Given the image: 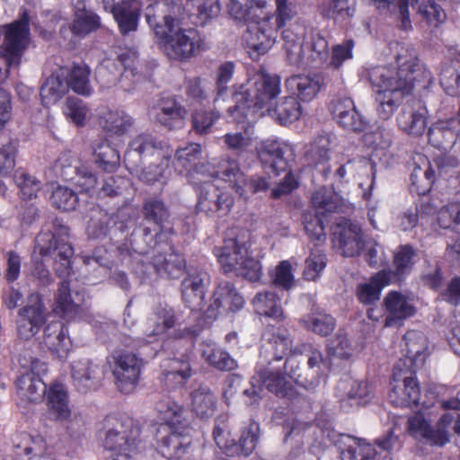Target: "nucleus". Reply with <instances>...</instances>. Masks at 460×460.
Wrapping results in <instances>:
<instances>
[{
	"label": "nucleus",
	"instance_id": "f257e3e1",
	"mask_svg": "<svg viewBox=\"0 0 460 460\" xmlns=\"http://www.w3.org/2000/svg\"><path fill=\"white\" fill-rule=\"evenodd\" d=\"M394 66H375L368 72L377 102V113L389 119L414 87L426 88L432 81L431 73L423 66L416 50L409 44L394 42L390 46Z\"/></svg>",
	"mask_w": 460,
	"mask_h": 460
},
{
	"label": "nucleus",
	"instance_id": "f03ea898",
	"mask_svg": "<svg viewBox=\"0 0 460 460\" xmlns=\"http://www.w3.org/2000/svg\"><path fill=\"white\" fill-rule=\"evenodd\" d=\"M271 2L272 0H248L244 8L237 0H230L227 6L233 18L248 23L243 40L253 59L272 48L278 31L296 14L293 0H275V13L272 12Z\"/></svg>",
	"mask_w": 460,
	"mask_h": 460
},
{
	"label": "nucleus",
	"instance_id": "7ed1b4c3",
	"mask_svg": "<svg viewBox=\"0 0 460 460\" xmlns=\"http://www.w3.org/2000/svg\"><path fill=\"white\" fill-rule=\"evenodd\" d=\"M181 4L158 0L146 9V20L157 42L171 58L185 59L203 49V40L195 29L181 27Z\"/></svg>",
	"mask_w": 460,
	"mask_h": 460
},
{
	"label": "nucleus",
	"instance_id": "20e7f679",
	"mask_svg": "<svg viewBox=\"0 0 460 460\" xmlns=\"http://www.w3.org/2000/svg\"><path fill=\"white\" fill-rule=\"evenodd\" d=\"M280 77L258 72L250 77L246 84L234 86L233 102L228 113L237 123H243L256 109L272 106V101L280 93Z\"/></svg>",
	"mask_w": 460,
	"mask_h": 460
},
{
	"label": "nucleus",
	"instance_id": "39448f33",
	"mask_svg": "<svg viewBox=\"0 0 460 460\" xmlns=\"http://www.w3.org/2000/svg\"><path fill=\"white\" fill-rule=\"evenodd\" d=\"M68 228L60 226L56 232H42L36 238L34 253L32 256L35 268L33 275L37 277L43 285L50 282L49 271L38 261L36 256L39 253L45 257L52 252H57L55 256V270L60 278H66L71 273V258L74 254L72 246L68 243Z\"/></svg>",
	"mask_w": 460,
	"mask_h": 460
},
{
	"label": "nucleus",
	"instance_id": "423d86ee",
	"mask_svg": "<svg viewBox=\"0 0 460 460\" xmlns=\"http://www.w3.org/2000/svg\"><path fill=\"white\" fill-rule=\"evenodd\" d=\"M250 234L243 232L225 240L222 246L215 247L214 254L226 273L234 272L251 281L261 278V266L250 253Z\"/></svg>",
	"mask_w": 460,
	"mask_h": 460
},
{
	"label": "nucleus",
	"instance_id": "0eeeda50",
	"mask_svg": "<svg viewBox=\"0 0 460 460\" xmlns=\"http://www.w3.org/2000/svg\"><path fill=\"white\" fill-rule=\"evenodd\" d=\"M436 415L428 406L408 418L407 430L416 440L435 447H444L450 442L449 428L455 419L450 412L443 413L433 424Z\"/></svg>",
	"mask_w": 460,
	"mask_h": 460
},
{
	"label": "nucleus",
	"instance_id": "6e6552de",
	"mask_svg": "<svg viewBox=\"0 0 460 460\" xmlns=\"http://www.w3.org/2000/svg\"><path fill=\"white\" fill-rule=\"evenodd\" d=\"M344 199L333 190L323 187L314 192L311 209L303 215L305 232L312 239L322 240L325 236V222L333 213L344 212Z\"/></svg>",
	"mask_w": 460,
	"mask_h": 460
},
{
	"label": "nucleus",
	"instance_id": "1a4fd4ad",
	"mask_svg": "<svg viewBox=\"0 0 460 460\" xmlns=\"http://www.w3.org/2000/svg\"><path fill=\"white\" fill-rule=\"evenodd\" d=\"M30 42L29 15L24 11L19 20L4 26V39L0 54V84L7 77L8 68L18 67Z\"/></svg>",
	"mask_w": 460,
	"mask_h": 460
},
{
	"label": "nucleus",
	"instance_id": "9d476101",
	"mask_svg": "<svg viewBox=\"0 0 460 460\" xmlns=\"http://www.w3.org/2000/svg\"><path fill=\"white\" fill-rule=\"evenodd\" d=\"M112 427L104 440L106 449L112 452L107 460H135L140 451L139 429L132 419H112Z\"/></svg>",
	"mask_w": 460,
	"mask_h": 460
},
{
	"label": "nucleus",
	"instance_id": "9b49d317",
	"mask_svg": "<svg viewBox=\"0 0 460 460\" xmlns=\"http://www.w3.org/2000/svg\"><path fill=\"white\" fill-rule=\"evenodd\" d=\"M377 8L387 7L398 21V26L402 30L411 28L409 17V4L418 10L421 17L430 25L438 26L446 20L445 11L431 0H369Z\"/></svg>",
	"mask_w": 460,
	"mask_h": 460
},
{
	"label": "nucleus",
	"instance_id": "f8f14e48",
	"mask_svg": "<svg viewBox=\"0 0 460 460\" xmlns=\"http://www.w3.org/2000/svg\"><path fill=\"white\" fill-rule=\"evenodd\" d=\"M201 155V146L199 144L191 143L186 147L179 148L175 155V168L185 174L191 184L201 182L202 178L217 176L221 178L223 161L218 167L210 163L197 164Z\"/></svg>",
	"mask_w": 460,
	"mask_h": 460
},
{
	"label": "nucleus",
	"instance_id": "ddd939ff",
	"mask_svg": "<svg viewBox=\"0 0 460 460\" xmlns=\"http://www.w3.org/2000/svg\"><path fill=\"white\" fill-rule=\"evenodd\" d=\"M111 358L118 388L125 394L133 392L140 377L143 360L134 352L126 349L115 350Z\"/></svg>",
	"mask_w": 460,
	"mask_h": 460
},
{
	"label": "nucleus",
	"instance_id": "4468645a",
	"mask_svg": "<svg viewBox=\"0 0 460 460\" xmlns=\"http://www.w3.org/2000/svg\"><path fill=\"white\" fill-rule=\"evenodd\" d=\"M212 179L222 181L220 177L213 176L202 178L201 182L194 184L197 186L198 208L206 213L226 215L234 205V199L230 194L220 191Z\"/></svg>",
	"mask_w": 460,
	"mask_h": 460
},
{
	"label": "nucleus",
	"instance_id": "2eb2a0df",
	"mask_svg": "<svg viewBox=\"0 0 460 460\" xmlns=\"http://www.w3.org/2000/svg\"><path fill=\"white\" fill-rule=\"evenodd\" d=\"M420 388L411 372L398 370L395 367L389 392L390 402L397 407H412L419 403Z\"/></svg>",
	"mask_w": 460,
	"mask_h": 460
},
{
	"label": "nucleus",
	"instance_id": "dca6fc26",
	"mask_svg": "<svg viewBox=\"0 0 460 460\" xmlns=\"http://www.w3.org/2000/svg\"><path fill=\"white\" fill-rule=\"evenodd\" d=\"M383 305L385 327H401L405 320L416 314L413 297L399 291H389L383 300Z\"/></svg>",
	"mask_w": 460,
	"mask_h": 460
},
{
	"label": "nucleus",
	"instance_id": "f3484780",
	"mask_svg": "<svg viewBox=\"0 0 460 460\" xmlns=\"http://www.w3.org/2000/svg\"><path fill=\"white\" fill-rule=\"evenodd\" d=\"M258 429L259 427L256 423H251L243 431L238 443L229 440V433L219 426L215 427L213 435L218 447H220L227 456H249L256 447Z\"/></svg>",
	"mask_w": 460,
	"mask_h": 460
},
{
	"label": "nucleus",
	"instance_id": "a211bd4d",
	"mask_svg": "<svg viewBox=\"0 0 460 460\" xmlns=\"http://www.w3.org/2000/svg\"><path fill=\"white\" fill-rule=\"evenodd\" d=\"M221 179L243 198L268 188V182L262 177H253L248 181L234 160L223 161Z\"/></svg>",
	"mask_w": 460,
	"mask_h": 460
},
{
	"label": "nucleus",
	"instance_id": "6ab92c4d",
	"mask_svg": "<svg viewBox=\"0 0 460 460\" xmlns=\"http://www.w3.org/2000/svg\"><path fill=\"white\" fill-rule=\"evenodd\" d=\"M29 305L19 311L17 321L18 336L23 340L32 338L45 322L43 305L37 294L29 297Z\"/></svg>",
	"mask_w": 460,
	"mask_h": 460
},
{
	"label": "nucleus",
	"instance_id": "aec40b11",
	"mask_svg": "<svg viewBox=\"0 0 460 460\" xmlns=\"http://www.w3.org/2000/svg\"><path fill=\"white\" fill-rule=\"evenodd\" d=\"M103 6L113 14L122 34L137 30L141 9L137 0H103Z\"/></svg>",
	"mask_w": 460,
	"mask_h": 460
},
{
	"label": "nucleus",
	"instance_id": "412c9836",
	"mask_svg": "<svg viewBox=\"0 0 460 460\" xmlns=\"http://www.w3.org/2000/svg\"><path fill=\"white\" fill-rule=\"evenodd\" d=\"M39 364V362H32L31 367L25 370L16 380V394L19 403L22 405L41 402L46 394V385L35 373Z\"/></svg>",
	"mask_w": 460,
	"mask_h": 460
},
{
	"label": "nucleus",
	"instance_id": "4be33fe9",
	"mask_svg": "<svg viewBox=\"0 0 460 460\" xmlns=\"http://www.w3.org/2000/svg\"><path fill=\"white\" fill-rule=\"evenodd\" d=\"M97 124L111 137L127 135L134 127V119L121 109L101 108L96 115Z\"/></svg>",
	"mask_w": 460,
	"mask_h": 460
},
{
	"label": "nucleus",
	"instance_id": "5701e85b",
	"mask_svg": "<svg viewBox=\"0 0 460 460\" xmlns=\"http://www.w3.org/2000/svg\"><path fill=\"white\" fill-rule=\"evenodd\" d=\"M332 234L334 245L341 251L344 256L358 255L365 245L360 227L349 220L337 223Z\"/></svg>",
	"mask_w": 460,
	"mask_h": 460
},
{
	"label": "nucleus",
	"instance_id": "b1692460",
	"mask_svg": "<svg viewBox=\"0 0 460 460\" xmlns=\"http://www.w3.org/2000/svg\"><path fill=\"white\" fill-rule=\"evenodd\" d=\"M429 111L421 102L406 103L397 117V125L404 133L419 137L426 130Z\"/></svg>",
	"mask_w": 460,
	"mask_h": 460
},
{
	"label": "nucleus",
	"instance_id": "393cba45",
	"mask_svg": "<svg viewBox=\"0 0 460 460\" xmlns=\"http://www.w3.org/2000/svg\"><path fill=\"white\" fill-rule=\"evenodd\" d=\"M243 304V296L230 282H221L214 292L212 302L208 308V314L212 317L218 314L235 312L241 309Z\"/></svg>",
	"mask_w": 460,
	"mask_h": 460
},
{
	"label": "nucleus",
	"instance_id": "a878e982",
	"mask_svg": "<svg viewBox=\"0 0 460 460\" xmlns=\"http://www.w3.org/2000/svg\"><path fill=\"white\" fill-rule=\"evenodd\" d=\"M332 112L337 122L346 129L362 131L367 121L358 113L351 98H340L332 102Z\"/></svg>",
	"mask_w": 460,
	"mask_h": 460
},
{
	"label": "nucleus",
	"instance_id": "bb28decb",
	"mask_svg": "<svg viewBox=\"0 0 460 460\" xmlns=\"http://www.w3.org/2000/svg\"><path fill=\"white\" fill-rule=\"evenodd\" d=\"M150 115L169 128H180L187 115L186 110L174 99H162L150 111Z\"/></svg>",
	"mask_w": 460,
	"mask_h": 460
},
{
	"label": "nucleus",
	"instance_id": "cd10ccee",
	"mask_svg": "<svg viewBox=\"0 0 460 460\" xmlns=\"http://www.w3.org/2000/svg\"><path fill=\"white\" fill-rule=\"evenodd\" d=\"M46 394L50 414L55 420L67 424L71 420V410L66 387L61 383H53Z\"/></svg>",
	"mask_w": 460,
	"mask_h": 460
},
{
	"label": "nucleus",
	"instance_id": "c85d7f7f",
	"mask_svg": "<svg viewBox=\"0 0 460 460\" xmlns=\"http://www.w3.org/2000/svg\"><path fill=\"white\" fill-rule=\"evenodd\" d=\"M405 357L411 361V370L420 368L428 357V341L425 334L419 331H409L403 337Z\"/></svg>",
	"mask_w": 460,
	"mask_h": 460
},
{
	"label": "nucleus",
	"instance_id": "c756f323",
	"mask_svg": "<svg viewBox=\"0 0 460 460\" xmlns=\"http://www.w3.org/2000/svg\"><path fill=\"white\" fill-rule=\"evenodd\" d=\"M289 149L288 144L269 138L261 142L258 155L262 163L270 164L272 171L279 174L287 168L288 164L283 155Z\"/></svg>",
	"mask_w": 460,
	"mask_h": 460
},
{
	"label": "nucleus",
	"instance_id": "7c9ffc66",
	"mask_svg": "<svg viewBox=\"0 0 460 460\" xmlns=\"http://www.w3.org/2000/svg\"><path fill=\"white\" fill-rule=\"evenodd\" d=\"M207 276L195 271L189 273L181 285L182 299L190 307H199L205 297Z\"/></svg>",
	"mask_w": 460,
	"mask_h": 460
},
{
	"label": "nucleus",
	"instance_id": "2f4dec72",
	"mask_svg": "<svg viewBox=\"0 0 460 460\" xmlns=\"http://www.w3.org/2000/svg\"><path fill=\"white\" fill-rule=\"evenodd\" d=\"M394 282V278L387 270H381L365 283L357 288V297L364 305H372L380 298L382 289Z\"/></svg>",
	"mask_w": 460,
	"mask_h": 460
},
{
	"label": "nucleus",
	"instance_id": "473e14b6",
	"mask_svg": "<svg viewBox=\"0 0 460 460\" xmlns=\"http://www.w3.org/2000/svg\"><path fill=\"white\" fill-rule=\"evenodd\" d=\"M45 343L59 358H66L71 341L67 328L60 322L49 323L45 331Z\"/></svg>",
	"mask_w": 460,
	"mask_h": 460
},
{
	"label": "nucleus",
	"instance_id": "72a5a7b5",
	"mask_svg": "<svg viewBox=\"0 0 460 460\" xmlns=\"http://www.w3.org/2000/svg\"><path fill=\"white\" fill-rule=\"evenodd\" d=\"M457 126L453 118L433 123L428 130L429 142L437 148L450 146L456 139Z\"/></svg>",
	"mask_w": 460,
	"mask_h": 460
},
{
	"label": "nucleus",
	"instance_id": "f704fd0d",
	"mask_svg": "<svg viewBox=\"0 0 460 460\" xmlns=\"http://www.w3.org/2000/svg\"><path fill=\"white\" fill-rule=\"evenodd\" d=\"M176 316L172 308H160L150 315L145 326V335L153 342L174 326Z\"/></svg>",
	"mask_w": 460,
	"mask_h": 460
},
{
	"label": "nucleus",
	"instance_id": "c9c22d12",
	"mask_svg": "<svg viewBox=\"0 0 460 460\" xmlns=\"http://www.w3.org/2000/svg\"><path fill=\"white\" fill-rule=\"evenodd\" d=\"M137 60V53L136 50L131 49H119V52L117 53V58H105L102 60V64L98 68V73L100 75H103L105 70L113 74L114 82L117 79V76L121 75L122 71L127 72L130 71L132 75H134L135 64Z\"/></svg>",
	"mask_w": 460,
	"mask_h": 460
},
{
	"label": "nucleus",
	"instance_id": "e433bc0d",
	"mask_svg": "<svg viewBox=\"0 0 460 460\" xmlns=\"http://www.w3.org/2000/svg\"><path fill=\"white\" fill-rule=\"evenodd\" d=\"M133 152L138 154L140 157L155 156L156 159L169 155L168 152L164 150L161 143H156L151 135L144 133L131 140L129 150L125 155L126 161L129 160Z\"/></svg>",
	"mask_w": 460,
	"mask_h": 460
},
{
	"label": "nucleus",
	"instance_id": "4c0bfd02",
	"mask_svg": "<svg viewBox=\"0 0 460 460\" xmlns=\"http://www.w3.org/2000/svg\"><path fill=\"white\" fill-rule=\"evenodd\" d=\"M158 419L162 424H164L170 430H185V411L174 401L166 399L161 401L157 406Z\"/></svg>",
	"mask_w": 460,
	"mask_h": 460
},
{
	"label": "nucleus",
	"instance_id": "58836bf2",
	"mask_svg": "<svg viewBox=\"0 0 460 460\" xmlns=\"http://www.w3.org/2000/svg\"><path fill=\"white\" fill-rule=\"evenodd\" d=\"M185 430H170L169 434L162 438L158 449L166 458H180L190 444V438L184 434Z\"/></svg>",
	"mask_w": 460,
	"mask_h": 460
},
{
	"label": "nucleus",
	"instance_id": "ea45409f",
	"mask_svg": "<svg viewBox=\"0 0 460 460\" xmlns=\"http://www.w3.org/2000/svg\"><path fill=\"white\" fill-rule=\"evenodd\" d=\"M300 324L307 332L321 337L331 334L336 325L335 320L332 315L321 311H313L305 314L300 319Z\"/></svg>",
	"mask_w": 460,
	"mask_h": 460
},
{
	"label": "nucleus",
	"instance_id": "a19ab883",
	"mask_svg": "<svg viewBox=\"0 0 460 460\" xmlns=\"http://www.w3.org/2000/svg\"><path fill=\"white\" fill-rule=\"evenodd\" d=\"M287 88L296 94L302 101L313 100L320 91L321 84L318 79L309 75H292L286 80Z\"/></svg>",
	"mask_w": 460,
	"mask_h": 460
},
{
	"label": "nucleus",
	"instance_id": "79ce46f5",
	"mask_svg": "<svg viewBox=\"0 0 460 460\" xmlns=\"http://www.w3.org/2000/svg\"><path fill=\"white\" fill-rule=\"evenodd\" d=\"M267 112L280 124H288L297 120L301 116L302 110L296 97L288 96L275 106L269 107Z\"/></svg>",
	"mask_w": 460,
	"mask_h": 460
},
{
	"label": "nucleus",
	"instance_id": "37998d69",
	"mask_svg": "<svg viewBox=\"0 0 460 460\" xmlns=\"http://www.w3.org/2000/svg\"><path fill=\"white\" fill-rule=\"evenodd\" d=\"M257 314L274 320L284 318L283 309L279 296L272 291L260 292L252 300Z\"/></svg>",
	"mask_w": 460,
	"mask_h": 460
},
{
	"label": "nucleus",
	"instance_id": "c03bdc74",
	"mask_svg": "<svg viewBox=\"0 0 460 460\" xmlns=\"http://www.w3.org/2000/svg\"><path fill=\"white\" fill-rule=\"evenodd\" d=\"M153 263L159 274L172 279L180 278L186 266L184 258L176 252H170L164 256L157 255L154 258Z\"/></svg>",
	"mask_w": 460,
	"mask_h": 460
},
{
	"label": "nucleus",
	"instance_id": "a18cd8bd",
	"mask_svg": "<svg viewBox=\"0 0 460 460\" xmlns=\"http://www.w3.org/2000/svg\"><path fill=\"white\" fill-rule=\"evenodd\" d=\"M80 309L76 300L72 298L66 280L60 283L55 296L54 312L63 318H73Z\"/></svg>",
	"mask_w": 460,
	"mask_h": 460
},
{
	"label": "nucleus",
	"instance_id": "49530a36",
	"mask_svg": "<svg viewBox=\"0 0 460 460\" xmlns=\"http://www.w3.org/2000/svg\"><path fill=\"white\" fill-rule=\"evenodd\" d=\"M201 355L210 366L219 370L230 371L236 367L235 360L215 343H204L201 349Z\"/></svg>",
	"mask_w": 460,
	"mask_h": 460
},
{
	"label": "nucleus",
	"instance_id": "de8ad7c7",
	"mask_svg": "<svg viewBox=\"0 0 460 460\" xmlns=\"http://www.w3.org/2000/svg\"><path fill=\"white\" fill-rule=\"evenodd\" d=\"M261 382L269 391L277 396L286 397L291 395V385L283 375L277 373H259L258 376L252 378V385Z\"/></svg>",
	"mask_w": 460,
	"mask_h": 460
},
{
	"label": "nucleus",
	"instance_id": "09e8293b",
	"mask_svg": "<svg viewBox=\"0 0 460 460\" xmlns=\"http://www.w3.org/2000/svg\"><path fill=\"white\" fill-rule=\"evenodd\" d=\"M263 336L271 346L275 359L283 358L290 351L292 341L286 329L268 328Z\"/></svg>",
	"mask_w": 460,
	"mask_h": 460
},
{
	"label": "nucleus",
	"instance_id": "8fccbe9b",
	"mask_svg": "<svg viewBox=\"0 0 460 460\" xmlns=\"http://www.w3.org/2000/svg\"><path fill=\"white\" fill-rule=\"evenodd\" d=\"M75 20L72 25V31L78 36H85L100 27V18L91 11L84 9V5L79 3L75 7Z\"/></svg>",
	"mask_w": 460,
	"mask_h": 460
},
{
	"label": "nucleus",
	"instance_id": "3c124183",
	"mask_svg": "<svg viewBox=\"0 0 460 460\" xmlns=\"http://www.w3.org/2000/svg\"><path fill=\"white\" fill-rule=\"evenodd\" d=\"M164 367V380L168 386L181 385L190 376V367L185 360L170 359Z\"/></svg>",
	"mask_w": 460,
	"mask_h": 460
},
{
	"label": "nucleus",
	"instance_id": "603ef678",
	"mask_svg": "<svg viewBox=\"0 0 460 460\" xmlns=\"http://www.w3.org/2000/svg\"><path fill=\"white\" fill-rule=\"evenodd\" d=\"M339 388L346 391L347 399L351 401V405H360L368 402L370 400V391L367 383L352 379H345L340 382Z\"/></svg>",
	"mask_w": 460,
	"mask_h": 460
},
{
	"label": "nucleus",
	"instance_id": "864d4df0",
	"mask_svg": "<svg viewBox=\"0 0 460 460\" xmlns=\"http://www.w3.org/2000/svg\"><path fill=\"white\" fill-rule=\"evenodd\" d=\"M67 90V84L59 76L50 75L40 89L42 103L45 106L57 103Z\"/></svg>",
	"mask_w": 460,
	"mask_h": 460
},
{
	"label": "nucleus",
	"instance_id": "5fc2aeb1",
	"mask_svg": "<svg viewBox=\"0 0 460 460\" xmlns=\"http://www.w3.org/2000/svg\"><path fill=\"white\" fill-rule=\"evenodd\" d=\"M93 150L96 162L104 171L113 172L119 165V154L108 141L103 140L98 143Z\"/></svg>",
	"mask_w": 460,
	"mask_h": 460
},
{
	"label": "nucleus",
	"instance_id": "6e6d98bb",
	"mask_svg": "<svg viewBox=\"0 0 460 460\" xmlns=\"http://www.w3.org/2000/svg\"><path fill=\"white\" fill-rule=\"evenodd\" d=\"M90 70L85 65L75 66L67 78V88L70 87L74 92L82 95H89L92 87L89 81Z\"/></svg>",
	"mask_w": 460,
	"mask_h": 460
},
{
	"label": "nucleus",
	"instance_id": "4d7b16f0",
	"mask_svg": "<svg viewBox=\"0 0 460 460\" xmlns=\"http://www.w3.org/2000/svg\"><path fill=\"white\" fill-rule=\"evenodd\" d=\"M95 366L86 358L74 361L71 367V376L78 389L90 388L92 379L94 377Z\"/></svg>",
	"mask_w": 460,
	"mask_h": 460
},
{
	"label": "nucleus",
	"instance_id": "13d9d810",
	"mask_svg": "<svg viewBox=\"0 0 460 460\" xmlns=\"http://www.w3.org/2000/svg\"><path fill=\"white\" fill-rule=\"evenodd\" d=\"M192 411L200 418L212 416L215 411V397L207 389L201 388L191 394Z\"/></svg>",
	"mask_w": 460,
	"mask_h": 460
},
{
	"label": "nucleus",
	"instance_id": "bf43d9fd",
	"mask_svg": "<svg viewBox=\"0 0 460 460\" xmlns=\"http://www.w3.org/2000/svg\"><path fill=\"white\" fill-rule=\"evenodd\" d=\"M65 116L78 127L85 125L90 117L88 106L78 98H68L63 108Z\"/></svg>",
	"mask_w": 460,
	"mask_h": 460
},
{
	"label": "nucleus",
	"instance_id": "052dcab7",
	"mask_svg": "<svg viewBox=\"0 0 460 460\" xmlns=\"http://www.w3.org/2000/svg\"><path fill=\"white\" fill-rule=\"evenodd\" d=\"M223 138L226 147L238 155L248 152L253 145L252 133L248 128L243 131L227 133Z\"/></svg>",
	"mask_w": 460,
	"mask_h": 460
},
{
	"label": "nucleus",
	"instance_id": "680f3d73",
	"mask_svg": "<svg viewBox=\"0 0 460 460\" xmlns=\"http://www.w3.org/2000/svg\"><path fill=\"white\" fill-rule=\"evenodd\" d=\"M326 267V256L319 249L311 250L305 261L303 276L306 280L315 281Z\"/></svg>",
	"mask_w": 460,
	"mask_h": 460
},
{
	"label": "nucleus",
	"instance_id": "e2e57ef3",
	"mask_svg": "<svg viewBox=\"0 0 460 460\" xmlns=\"http://www.w3.org/2000/svg\"><path fill=\"white\" fill-rule=\"evenodd\" d=\"M415 252L409 245L401 246L394 253V263L395 272L388 271L394 278V282L399 280L407 274L413 265V256Z\"/></svg>",
	"mask_w": 460,
	"mask_h": 460
},
{
	"label": "nucleus",
	"instance_id": "0e129e2a",
	"mask_svg": "<svg viewBox=\"0 0 460 460\" xmlns=\"http://www.w3.org/2000/svg\"><path fill=\"white\" fill-rule=\"evenodd\" d=\"M327 350L330 356L340 358H349L356 352V346L349 340L346 334L339 332L329 341Z\"/></svg>",
	"mask_w": 460,
	"mask_h": 460
},
{
	"label": "nucleus",
	"instance_id": "69168bd1",
	"mask_svg": "<svg viewBox=\"0 0 460 460\" xmlns=\"http://www.w3.org/2000/svg\"><path fill=\"white\" fill-rule=\"evenodd\" d=\"M14 181L20 189V195L22 199L35 198L41 188L40 182L34 176L26 173L22 170L15 172Z\"/></svg>",
	"mask_w": 460,
	"mask_h": 460
},
{
	"label": "nucleus",
	"instance_id": "338daca9",
	"mask_svg": "<svg viewBox=\"0 0 460 460\" xmlns=\"http://www.w3.org/2000/svg\"><path fill=\"white\" fill-rule=\"evenodd\" d=\"M335 144L331 136L317 137L308 151V156L316 164L325 162L330 158V153Z\"/></svg>",
	"mask_w": 460,
	"mask_h": 460
},
{
	"label": "nucleus",
	"instance_id": "774afa93",
	"mask_svg": "<svg viewBox=\"0 0 460 460\" xmlns=\"http://www.w3.org/2000/svg\"><path fill=\"white\" fill-rule=\"evenodd\" d=\"M111 220L112 218L105 211L94 210L86 229L89 237L99 238L106 235Z\"/></svg>",
	"mask_w": 460,
	"mask_h": 460
}]
</instances>
